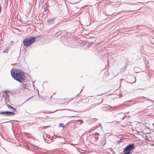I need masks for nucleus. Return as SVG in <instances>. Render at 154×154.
Segmentation results:
<instances>
[{"label": "nucleus", "instance_id": "1", "mask_svg": "<svg viewBox=\"0 0 154 154\" xmlns=\"http://www.w3.org/2000/svg\"><path fill=\"white\" fill-rule=\"evenodd\" d=\"M12 77L16 81L19 82H24L25 78V73L22 70L18 69H14L11 71Z\"/></svg>", "mask_w": 154, "mask_h": 154}, {"label": "nucleus", "instance_id": "2", "mask_svg": "<svg viewBox=\"0 0 154 154\" xmlns=\"http://www.w3.org/2000/svg\"><path fill=\"white\" fill-rule=\"evenodd\" d=\"M36 40L35 37L26 38L23 41V43L24 46H28L34 43Z\"/></svg>", "mask_w": 154, "mask_h": 154}, {"label": "nucleus", "instance_id": "3", "mask_svg": "<svg viewBox=\"0 0 154 154\" xmlns=\"http://www.w3.org/2000/svg\"><path fill=\"white\" fill-rule=\"evenodd\" d=\"M134 148V144H131L128 145L124 149L123 152H126L124 154H130L131 150H133Z\"/></svg>", "mask_w": 154, "mask_h": 154}, {"label": "nucleus", "instance_id": "4", "mask_svg": "<svg viewBox=\"0 0 154 154\" xmlns=\"http://www.w3.org/2000/svg\"><path fill=\"white\" fill-rule=\"evenodd\" d=\"M0 114H2L3 115L6 116H14L15 115L14 112L8 111L2 112L0 111Z\"/></svg>", "mask_w": 154, "mask_h": 154}, {"label": "nucleus", "instance_id": "5", "mask_svg": "<svg viewBox=\"0 0 154 154\" xmlns=\"http://www.w3.org/2000/svg\"><path fill=\"white\" fill-rule=\"evenodd\" d=\"M9 97V95L7 93L5 94L3 96V97L4 99L5 102L6 104L10 101Z\"/></svg>", "mask_w": 154, "mask_h": 154}, {"label": "nucleus", "instance_id": "6", "mask_svg": "<svg viewBox=\"0 0 154 154\" xmlns=\"http://www.w3.org/2000/svg\"><path fill=\"white\" fill-rule=\"evenodd\" d=\"M55 19V18H51L48 20H47L48 24V25H51L52 23H54Z\"/></svg>", "mask_w": 154, "mask_h": 154}, {"label": "nucleus", "instance_id": "7", "mask_svg": "<svg viewBox=\"0 0 154 154\" xmlns=\"http://www.w3.org/2000/svg\"><path fill=\"white\" fill-rule=\"evenodd\" d=\"M7 106L9 109L11 110H12L14 112L16 111V109L14 108L12 106H11L9 104H7Z\"/></svg>", "mask_w": 154, "mask_h": 154}, {"label": "nucleus", "instance_id": "8", "mask_svg": "<svg viewBox=\"0 0 154 154\" xmlns=\"http://www.w3.org/2000/svg\"><path fill=\"white\" fill-rule=\"evenodd\" d=\"M9 50V48L8 47H7L6 48H5L3 50V52L4 53H7L8 51V50Z\"/></svg>", "mask_w": 154, "mask_h": 154}, {"label": "nucleus", "instance_id": "9", "mask_svg": "<svg viewBox=\"0 0 154 154\" xmlns=\"http://www.w3.org/2000/svg\"><path fill=\"white\" fill-rule=\"evenodd\" d=\"M98 135H99V133H96L95 134V139H97L98 138ZM97 140V139H95V140L96 141Z\"/></svg>", "mask_w": 154, "mask_h": 154}, {"label": "nucleus", "instance_id": "10", "mask_svg": "<svg viewBox=\"0 0 154 154\" xmlns=\"http://www.w3.org/2000/svg\"><path fill=\"white\" fill-rule=\"evenodd\" d=\"M62 127L63 128H65V126L63 123H60L59 125V127Z\"/></svg>", "mask_w": 154, "mask_h": 154}, {"label": "nucleus", "instance_id": "11", "mask_svg": "<svg viewBox=\"0 0 154 154\" xmlns=\"http://www.w3.org/2000/svg\"><path fill=\"white\" fill-rule=\"evenodd\" d=\"M126 68H127V66H125L123 67L121 69V70H122V71H124L126 69Z\"/></svg>", "mask_w": 154, "mask_h": 154}, {"label": "nucleus", "instance_id": "12", "mask_svg": "<svg viewBox=\"0 0 154 154\" xmlns=\"http://www.w3.org/2000/svg\"><path fill=\"white\" fill-rule=\"evenodd\" d=\"M122 140V139H120L119 140H118V141H117V142L118 143H120V142H121V140Z\"/></svg>", "mask_w": 154, "mask_h": 154}, {"label": "nucleus", "instance_id": "13", "mask_svg": "<svg viewBox=\"0 0 154 154\" xmlns=\"http://www.w3.org/2000/svg\"><path fill=\"white\" fill-rule=\"evenodd\" d=\"M106 143V140L104 141V143H103V146H104Z\"/></svg>", "mask_w": 154, "mask_h": 154}, {"label": "nucleus", "instance_id": "14", "mask_svg": "<svg viewBox=\"0 0 154 154\" xmlns=\"http://www.w3.org/2000/svg\"><path fill=\"white\" fill-rule=\"evenodd\" d=\"M67 110H70V111H73V112H75V111L74 110H70V109H67Z\"/></svg>", "mask_w": 154, "mask_h": 154}, {"label": "nucleus", "instance_id": "15", "mask_svg": "<svg viewBox=\"0 0 154 154\" xmlns=\"http://www.w3.org/2000/svg\"><path fill=\"white\" fill-rule=\"evenodd\" d=\"M44 127V128H46L48 127H47V126H45V127Z\"/></svg>", "mask_w": 154, "mask_h": 154}, {"label": "nucleus", "instance_id": "16", "mask_svg": "<svg viewBox=\"0 0 154 154\" xmlns=\"http://www.w3.org/2000/svg\"><path fill=\"white\" fill-rule=\"evenodd\" d=\"M76 116H71V117H75Z\"/></svg>", "mask_w": 154, "mask_h": 154}, {"label": "nucleus", "instance_id": "17", "mask_svg": "<svg viewBox=\"0 0 154 154\" xmlns=\"http://www.w3.org/2000/svg\"><path fill=\"white\" fill-rule=\"evenodd\" d=\"M152 125L154 127V123Z\"/></svg>", "mask_w": 154, "mask_h": 154}, {"label": "nucleus", "instance_id": "18", "mask_svg": "<svg viewBox=\"0 0 154 154\" xmlns=\"http://www.w3.org/2000/svg\"><path fill=\"white\" fill-rule=\"evenodd\" d=\"M124 117H123L122 118V119H124Z\"/></svg>", "mask_w": 154, "mask_h": 154}, {"label": "nucleus", "instance_id": "19", "mask_svg": "<svg viewBox=\"0 0 154 154\" xmlns=\"http://www.w3.org/2000/svg\"><path fill=\"white\" fill-rule=\"evenodd\" d=\"M30 99V98H29V99H28V100H29V99Z\"/></svg>", "mask_w": 154, "mask_h": 154}]
</instances>
